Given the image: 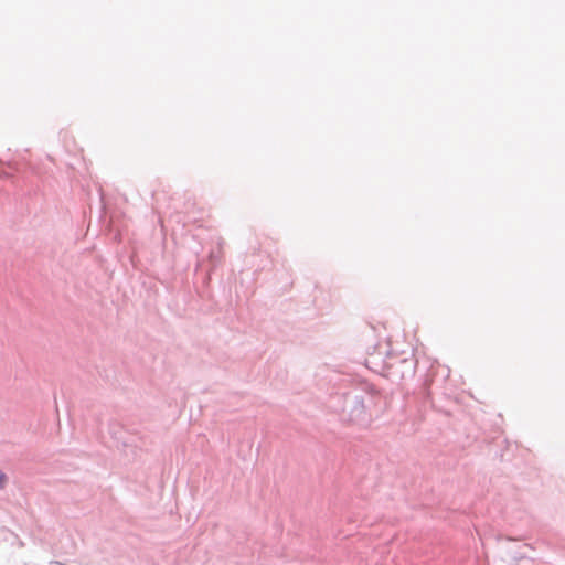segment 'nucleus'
<instances>
[{
  "mask_svg": "<svg viewBox=\"0 0 565 565\" xmlns=\"http://www.w3.org/2000/svg\"><path fill=\"white\" fill-rule=\"evenodd\" d=\"M383 405L382 393L367 382L344 395V411L348 412L349 420L355 424L370 423L374 415L382 412Z\"/></svg>",
  "mask_w": 565,
  "mask_h": 565,
  "instance_id": "obj_1",
  "label": "nucleus"
},
{
  "mask_svg": "<svg viewBox=\"0 0 565 565\" xmlns=\"http://www.w3.org/2000/svg\"><path fill=\"white\" fill-rule=\"evenodd\" d=\"M365 365L393 380H404L414 375L416 361L413 356H398L391 352H386L385 358L381 360L380 352L371 353L365 360Z\"/></svg>",
  "mask_w": 565,
  "mask_h": 565,
  "instance_id": "obj_2",
  "label": "nucleus"
},
{
  "mask_svg": "<svg viewBox=\"0 0 565 565\" xmlns=\"http://www.w3.org/2000/svg\"><path fill=\"white\" fill-rule=\"evenodd\" d=\"M209 257H210L211 262L213 263V265H215L216 263H218L221 260V253H220V250H211L209 254Z\"/></svg>",
  "mask_w": 565,
  "mask_h": 565,
  "instance_id": "obj_3",
  "label": "nucleus"
},
{
  "mask_svg": "<svg viewBox=\"0 0 565 565\" xmlns=\"http://www.w3.org/2000/svg\"><path fill=\"white\" fill-rule=\"evenodd\" d=\"M7 483V476L0 470V489H2Z\"/></svg>",
  "mask_w": 565,
  "mask_h": 565,
  "instance_id": "obj_4",
  "label": "nucleus"
}]
</instances>
